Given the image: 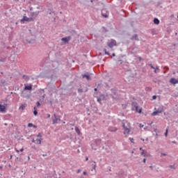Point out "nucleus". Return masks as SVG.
I'll use <instances>...</instances> for the list:
<instances>
[{"instance_id": "nucleus-1", "label": "nucleus", "mask_w": 178, "mask_h": 178, "mask_svg": "<svg viewBox=\"0 0 178 178\" xmlns=\"http://www.w3.org/2000/svg\"><path fill=\"white\" fill-rule=\"evenodd\" d=\"M122 127L124 129V134L127 137V136H129V134H130V122L126 120L122 121Z\"/></svg>"}, {"instance_id": "nucleus-2", "label": "nucleus", "mask_w": 178, "mask_h": 178, "mask_svg": "<svg viewBox=\"0 0 178 178\" xmlns=\"http://www.w3.org/2000/svg\"><path fill=\"white\" fill-rule=\"evenodd\" d=\"M42 141V136H41V134H38V135L34 136L32 140V143H34L35 144H41Z\"/></svg>"}, {"instance_id": "nucleus-3", "label": "nucleus", "mask_w": 178, "mask_h": 178, "mask_svg": "<svg viewBox=\"0 0 178 178\" xmlns=\"http://www.w3.org/2000/svg\"><path fill=\"white\" fill-rule=\"evenodd\" d=\"M6 106H8V104H4V105H2L0 104V113H6Z\"/></svg>"}, {"instance_id": "nucleus-4", "label": "nucleus", "mask_w": 178, "mask_h": 178, "mask_svg": "<svg viewBox=\"0 0 178 178\" xmlns=\"http://www.w3.org/2000/svg\"><path fill=\"white\" fill-rule=\"evenodd\" d=\"M33 20H34L33 17L29 18L25 15H24L23 18L21 19V22L23 23L24 22H33Z\"/></svg>"}, {"instance_id": "nucleus-5", "label": "nucleus", "mask_w": 178, "mask_h": 178, "mask_svg": "<svg viewBox=\"0 0 178 178\" xmlns=\"http://www.w3.org/2000/svg\"><path fill=\"white\" fill-rule=\"evenodd\" d=\"M115 45H116V40H111L110 42H108V47H109V48H113Z\"/></svg>"}, {"instance_id": "nucleus-6", "label": "nucleus", "mask_w": 178, "mask_h": 178, "mask_svg": "<svg viewBox=\"0 0 178 178\" xmlns=\"http://www.w3.org/2000/svg\"><path fill=\"white\" fill-rule=\"evenodd\" d=\"M149 66L151 69H153L154 70V73H158V72H159V66H156V67H154V65H152V64H149Z\"/></svg>"}, {"instance_id": "nucleus-7", "label": "nucleus", "mask_w": 178, "mask_h": 178, "mask_svg": "<svg viewBox=\"0 0 178 178\" xmlns=\"http://www.w3.org/2000/svg\"><path fill=\"white\" fill-rule=\"evenodd\" d=\"M170 83H171V84H178V80L175 78H171Z\"/></svg>"}, {"instance_id": "nucleus-8", "label": "nucleus", "mask_w": 178, "mask_h": 178, "mask_svg": "<svg viewBox=\"0 0 178 178\" xmlns=\"http://www.w3.org/2000/svg\"><path fill=\"white\" fill-rule=\"evenodd\" d=\"M54 118L52 119L53 124L58 123V118H56V114L54 115Z\"/></svg>"}, {"instance_id": "nucleus-9", "label": "nucleus", "mask_w": 178, "mask_h": 178, "mask_svg": "<svg viewBox=\"0 0 178 178\" xmlns=\"http://www.w3.org/2000/svg\"><path fill=\"white\" fill-rule=\"evenodd\" d=\"M118 129H116V127H110L108 128V131H117Z\"/></svg>"}, {"instance_id": "nucleus-10", "label": "nucleus", "mask_w": 178, "mask_h": 178, "mask_svg": "<svg viewBox=\"0 0 178 178\" xmlns=\"http://www.w3.org/2000/svg\"><path fill=\"white\" fill-rule=\"evenodd\" d=\"M61 40H63L64 42H69V41L70 40V38H63Z\"/></svg>"}, {"instance_id": "nucleus-11", "label": "nucleus", "mask_w": 178, "mask_h": 178, "mask_svg": "<svg viewBox=\"0 0 178 178\" xmlns=\"http://www.w3.org/2000/svg\"><path fill=\"white\" fill-rule=\"evenodd\" d=\"M24 90H29V91H31V90H33V86L31 85V86H26L24 87Z\"/></svg>"}, {"instance_id": "nucleus-12", "label": "nucleus", "mask_w": 178, "mask_h": 178, "mask_svg": "<svg viewBox=\"0 0 178 178\" xmlns=\"http://www.w3.org/2000/svg\"><path fill=\"white\" fill-rule=\"evenodd\" d=\"M135 110H136V112H138V113H141V112H143V108H140L138 109V106H136Z\"/></svg>"}, {"instance_id": "nucleus-13", "label": "nucleus", "mask_w": 178, "mask_h": 178, "mask_svg": "<svg viewBox=\"0 0 178 178\" xmlns=\"http://www.w3.org/2000/svg\"><path fill=\"white\" fill-rule=\"evenodd\" d=\"M162 113V111L159 110V111H156L153 112L152 115L153 116H156V115H158V113Z\"/></svg>"}, {"instance_id": "nucleus-14", "label": "nucleus", "mask_w": 178, "mask_h": 178, "mask_svg": "<svg viewBox=\"0 0 178 178\" xmlns=\"http://www.w3.org/2000/svg\"><path fill=\"white\" fill-rule=\"evenodd\" d=\"M84 77H86V79H87V80H90V74H85L83 75V78L84 79Z\"/></svg>"}, {"instance_id": "nucleus-15", "label": "nucleus", "mask_w": 178, "mask_h": 178, "mask_svg": "<svg viewBox=\"0 0 178 178\" xmlns=\"http://www.w3.org/2000/svg\"><path fill=\"white\" fill-rule=\"evenodd\" d=\"M75 131H76V133H77V134L79 136H80L81 132H80V129H79V127H75Z\"/></svg>"}, {"instance_id": "nucleus-16", "label": "nucleus", "mask_w": 178, "mask_h": 178, "mask_svg": "<svg viewBox=\"0 0 178 178\" xmlns=\"http://www.w3.org/2000/svg\"><path fill=\"white\" fill-rule=\"evenodd\" d=\"M154 24H159V19H158L157 18H154Z\"/></svg>"}, {"instance_id": "nucleus-17", "label": "nucleus", "mask_w": 178, "mask_h": 178, "mask_svg": "<svg viewBox=\"0 0 178 178\" xmlns=\"http://www.w3.org/2000/svg\"><path fill=\"white\" fill-rule=\"evenodd\" d=\"M24 108H26V106L24 104H22L19 109H22V111H24Z\"/></svg>"}, {"instance_id": "nucleus-18", "label": "nucleus", "mask_w": 178, "mask_h": 178, "mask_svg": "<svg viewBox=\"0 0 178 178\" xmlns=\"http://www.w3.org/2000/svg\"><path fill=\"white\" fill-rule=\"evenodd\" d=\"M92 166L93 167V170H95L97 168V164L95 163V162H94V163L92 164Z\"/></svg>"}, {"instance_id": "nucleus-19", "label": "nucleus", "mask_w": 178, "mask_h": 178, "mask_svg": "<svg viewBox=\"0 0 178 178\" xmlns=\"http://www.w3.org/2000/svg\"><path fill=\"white\" fill-rule=\"evenodd\" d=\"M34 111H33V114L35 115V116H37V115L38 114V112H37V110L35 109V107H34Z\"/></svg>"}, {"instance_id": "nucleus-20", "label": "nucleus", "mask_w": 178, "mask_h": 178, "mask_svg": "<svg viewBox=\"0 0 178 178\" xmlns=\"http://www.w3.org/2000/svg\"><path fill=\"white\" fill-rule=\"evenodd\" d=\"M96 144H100L101 143V140L100 139H97L95 140Z\"/></svg>"}, {"instance_id": "nucleus-21", "label": "nucleus", "mask_w": 178, "mask_h": 178, "mask_svg": "<svg viewBox=\"0 0 178 178\" xmlns=\"http://www.w3.org/2000/svg\"><path fill=\"white\" fill-rule=\"evenodd\" d=\"M35 40H31L28 41V42H29V44H33V42H35Z\"/></svg>"}, {"instance_id": "nucleus-22", "label": "nucleus", "mask_w": 178, "mask_h": 178, "mask_svg": "<svg viewBox=\"0 0 178 178\" xmlns=\"http://www.w3.org/2000/svg\"><path fill=\"white\" fill-rule=\"evenodd\" d=\"M169 130L168 129H166L165 130V137H168V133Z\"/></svg>"}, {"instance_id": "nucleus-23", "label": "nucleus", "mask_w": 178, "mask_h": 178, "mask_svg": "<svg viewBox=\"0 0 178 178\" xmlns=\"http://www.w3.org/2000/svg\"><path fill=\"white\" fill-rule=\"evenodd\" d=\"M33 123L28 124V127H33Z\"/></svg>"}, {"instance_id": "nucleus-24", "label": "nucleus", "mask_w": 178, "mask_h": 178, "mask_svg": "<svg viewBox=\"0 0 178 178\" xmlns=\"http://www.w3.org/2000/svg\"><path fill=\"white\" fill-rule=\"evenodd\" d=\"M104 51L106 55H109V53H108V51H106V49H104Z\"/></svg>"}, {"instance_id": "nucleus-25", "label": "nucleus", "mask_w": 178, "mask_h": 178, "mask_svg": "<svg viewBox=\"0 0 178 178\" xmlns=\"http://www.w3.org/2000/svg\"><path fill=\"white\" fill-rule=\"evenodd\" d=\"M101 101H102V98L98 97L97 98V102H101Z\"/></svg>"}, {"instance_id": "nucleus-26", "label": "nucleus", "mask_w": 178, "mask_h": 178, "mask_svg": "<svg viewBox=\"0 0 178 178\" xmlns=\"http://www.w3.org/2000/svg\"><path fill=\"white\" fill-rule=\"evenodd\" d=\"M131 143H134V139L133 138H129Z\"/></svg>"}, {"instance_id": "nucleus-27", "label": "nucleus", "mask_w": 178, "mask_h": 178, "mask_svg": "<svg viewBox=\"0 0 178 178\" xmlns=\"http://www.w3.org/2000/svg\"><path fill=\"white\" fill-rule=\"evenodd\" d=\"M141 155H143V156H145V152H144V150L142 151Z\"/></svg>"}, {"instance_id": "nucleus-28", "label": "nucleus", "mask_w": 178, "mask_h": 178, "mask_svg": "<svg viewBox=\"0 0 178 178\" xmlns=\"http://www.w3.org/2000/svg\"><path fill=\"white\" fill-rule=\"evenodd\" d=\"M169 168H170V169H175V165H170Z\"/></svg>"}, {"instance_id": "nucleus-29", "label": "nucleus", "mask_w": 178, "mask_h": 178, "mask_svg": "<svg viewBox=\"0 0 178 178\" xmlns=\"http://www.w3.org/2000/svg\"><path fill=\"white\" fill-rule=\"evenodd\" d=\"M80 172H81V170L79 169L77 170L76 173H80Z\"/></svg>"}, {"instance_id": "nucleus-30", "label": "nucleus", "mask_w": 178, "mask_h": 178, "mask_svg": "<svg viewBox=\"0 0 178 178\" xmlns=\"http://www.w3.org/2000/svg\"><path fill=\"white\" fill-rule=\"evenodd\" d=\"M41 104L39 103V102H37V106H40Z\"/></svg>"}, {"instance_id": "nucleus-31", "label": "nucleus", "mask_w": 178, "mask_h": 178, "mask_svg": "<svg viewBox=\"0 0 178 178\" xmlns=\"http://www.w3.org/2000/svg\"><path fill=\"white\" fill-rule=\"evenodd\" d=\"M23 151H24V149L22 147V149H20V152H23Z\"/></svg>"}, {"instance_id": "nucleus-32", "label": "nucleus", "mask_w": 178, "mask_h": 178, "mask_svg": "<svg viewBox=\"0 0 178 178\" xmlns=\"http://www.w3.org/2000/svg\"><path fill=\"white\" fill-rule=\"evenodd\" d=\"M143 127H144V125H143V124H140V129H143Z\"/></svg>"}, {"instance_id": "nucleus-33", "label": "nucleus", "mask_w": 178, "mask_h": 178, "mask_svg": "<svg viewBox=\"0 0 178 178\" xmlns=\"http://www.w3.org/2000/svg\"><path fill=\"white\" fill-rule=\"evenodd\" d=\"M103 16H104V17H108V15H106V14H105V15H102Z\"/></svg>"}, {"instance_id": "nucleus-34", "label": "nucleus", "mask_w": 178, "mask_h": 178, "mask_svg": "<svg viewBox=\"0 0 178 178\" xmlns=\"http://www.w3.org/2000/svg\"><path fill=\"white\" fill-rule=\"evenodd\" d=\"M78 91H79V92H83V90L79 89Z\"/></svg>"}, {"instance_id": "nucleus-35", "label": "nucleus", "mask_w": 178, "mask_h": 178, "mask_svg": "<svg viewBox=\"0 0 178 178\" xmlns=\"http://www.w3.org/2000/svg\"><path fill=\"white\" fill-rule=\"evenodd\" d=\"M15 149V152H17V154H19V150L17 149Z\"/></svg>"}, {"instance_id": "nucleus-36", "label": "nucleus", "mask_w": 178, "mask_h": 178, "mask_svg": "<svg viewBox=\"0 0 178 178\" xmlns=\"http://www.w3.org/2000/svg\"><path fill=\"white\" fill-rule=\"evenodd\" d=\"M134 38H135V40H138V38H137V35H135Z\"/></svg>"}, {"instance_id": "nucleus-37", "label": "nucleus", "mask_w": 178, "mask_h": 178, "mask_svg": "<svg viewBox=\"0 0 178 178\" xmlns=\"http://www.w3.org/2000/svg\"><path fill=\"white\" fill-rule=\"evenodd\" d=\"M152 98H153V99H155L156 98V95H154V96L152 97Z\"/></svg>"}, {"instance_id": "nucleus-38", "label": "nucleus", "mask_w": 178, "mask_h": 178, "mask_svg": "<svg viewBox=\"0 0 178 178\" xmlns=\"http://www.w3.org/2000/svg\"><path fill=\"white\" fill-rule=\"evenodd\" d=\"M83 173L84 175H87V172H86V171H84Z\"/></svg>"}, {"instance_id": "nucleus-39", "label": "nucleus", "mask_w": 178, "mask_h": 178, "mask_svg": "<svg viewBox=\"0 0 178 178\" xmlns=\"http://www.w3.org/2000/svg\"><path fill=\"white\" fill-rule=\"evenodd\" d=\"M32 127H34V129H37V126H35V125H33Z\"/></svg>"}, {"instance_id": "nucleus-40", "label": "nucleus", "mask_w": 178, "mask_h": 178, "mask_svg": "<svg viewBox=\"0 0 178 178\" xmlns=\"http://www.w3.org/2000/svg\"><path fill=\"white\" fill-rule=\"evenodd\" d=\"M161 155H163V156H166V154L164 153H162Z\"/></svg>"}, {"instance_id": "nucleus-41", "label": "nucleus", "mask_w": 178, "mask_h": 178, "mask_svg": "<svg viewBox=\"0 0 178 178\" xmlns=\"http://www.w3.org/2000/svg\"><path fill=\"white\" fill-rule=\"evenodd\" d=\"M23 77H24V79H27V76L24 75Z\"/></svg>"}, {"instance_id": "nucleus-42", "label": "nucleus", "mask_w": 178, "mask_h": 178, "mask_svg": "<svg viewBox=\"0 0 178 178\" xmlns=\"http://www.w3.org/2000/svg\"><path fill=\"white\" fill-rule=\"evenodd\" d=\"M92 149H97V148H94V146H92Z\"/></svg>"}, {"instance_id": "nucleus-43", "label": "nucleus", "mask_w": 178, "mask_h": 178, "mask_svg": "<svg viewBox=\"0 0 178 178\" xmlns=\"http://www.w3.org/2000/svg\"><path fill=\"white\" fill-rule=\"evenodd\" d=\"M145 161H146V159H143V163H145Z\"/></svg>"}, {"instance_id": "nucleus-44", "label": "nucleus", "mask_w": 178, "mask_h": 178, "mask_svg": "<svg viewBox=\"0 0 178 178\" xmlns=\"http://www.w3.org/2000/svg\"><path fill=\"white\" fill-rule=\"evenodd\" d=\"M47 118H51V115L48 114Z\"/></svg>"}, {"instance_id": "nucleus-45", "label": "nucleus", "mask_w": 178, "mask_h": 178, "mask_svg": "<svg viewBox=\"0 0 178 178\" xmlns=\"http://www.w3.org/2000/svg\"><path fill=\"white\" fill-rule=\"evenodd\" d=\"M40 13L39 12L35 13L36 16Z\"/></svg>"}, {"instance_id": "nucleus-46", "label": "nucleus", "mask_w": 178, "mask_h": 178, "mask_svg": "<svg viewBox=\"0 0 178 178\" xmlns=\"http://www.w3.org/2000/svg\"><path fill=\"white\" fill-rule=\"evenodd\" d=\"M86 161H88V157H86Z\"/></svg>"}, {"instance_id": "nucleus-47", "label": "nucleus", "mask_w": 178, "mask_h": 178, "mask_svg": "<svg viewBox=\"0 0 178 178\" xmlns=\"http://www.w3.org/2000/svg\"><path fill=\"white\" fill-rule=\"evenodd\" d=\"M113 56H115V53L113 54Z\"/></svg>"}, {"instance_id": "nucleus-48", "label": "nucleus", "mask_w": 178, "mask_h": 178, "mask_svg": "<svg viewBox=\"0 0 178 178\" xmlns=\"http://www.w3.org/2000/svg\"><path fill=\"white\" fill-rule=\"evenodd\" d=\"M95 91H97V88H95Z\"/></svg>"}, {"instance_id": "nucleus-49", "label": "nucleus", "mask_w": 178, "mask_h": 178, "mask_svg": "<svg viewBox=\"0 0 178 178\" xmlns=\"http://www.w3.org/2000/svg\"><path fill=\"white\" fill-rule=\"evenodd\" d=\"M28 159H30V156H28Z\"/></svg>"}, {"instance_id": "nucleus-50", "label": "nucleus", "mask_w": 178, "mask_h": 178, "mask_svg": "<svg viewBox=\"0 0 178 178\" xmlns=\"http://www.w3.org/2000/svg\"><path fill=\"white\" fill-rule=\"evenodd\" d=\"M91 170H94V169L92 168Z\"/></svg>"}]
</instances>
